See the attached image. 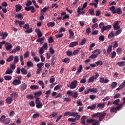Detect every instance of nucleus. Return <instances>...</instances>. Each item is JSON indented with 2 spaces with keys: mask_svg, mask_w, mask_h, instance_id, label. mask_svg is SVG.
I'll return each instance as SVG.
<instances>
[{
  "mask_svg": "<svg viewBox=\"0 0 125 125\" xmlns=\"http://www.w3.org/2000/svg\"><path fill=\"white\" fill-rule=\"evenodd\" d=\"M15 23L16 25L19 24L20 27L21 28L22 27V25L25 24V22L22 21L15 20Z\"/></svg>",
  "mask_w": 125,
  "mask_h": 125,
  "instance_id": "obj_9",
  "label": "nucleus"
},
{
  "mask_svg": "<svg viewBox=\"0 0 125 125\" xmlns=\"http://www.w3.org/2000/svg\"><path fill=\"white\" fill-rule=\"evenodd\" d=\"M89 91L90 93H97L98 91L97 88H89Z\"/></svg>",
  "mask_w": 125,
  "mask_h": 125,
  "instance_id": "obj_30",
  "label": "nucleus"
},
{
  "mask_svg": "<svg viewBox=\"0 0 125 125\" xmlns=\"http://www.w3.org/2000/svg\"><path fill=\"white\" fill-rule=\"evenodd\" d=\"M15 7L16 8L15 10L16 12L20 11L22 8V6L20 4L16 5Z\"/></svg>",
  "mask_w": 125,
  "mask_h": 125,
  "instance_id": "obj_28",
  "label": "nucleus"
},
{
  "mask_svg": "<svg viewBox=\"0 0 125 125\" xmlns=\"http://www.w3.org/2000/svg\"><path fill=\"white\" fill-rule=\"evenodd\" d=\"M70 59L68 58H65L63 62V63H66V64H69L70 63Z\"/></svg>",
  "mask_w": 125,
  "mask_h": 125,
  "instance_id": "obj_37",
  "label": "nucleus"
},
{
  "mask_svg": "<svg viewBox=\"0 0 125 125\" xmlns=\"http://www.w3.org/2000/svg\"><path fill=\"white\" fill-rule=\"evenodd\" d=\"M82 70H83V66L82 65H79L78 69H77V71H76V73H75V75H79L80 73L82 72Z\"/></svg>",
  "mask_w": 125,
  "mask_h": 125,
  "instance_id": "obj_13",
  "label": "nucleus"
},
{
  "mask_svg": "<svg viewBox=\"0 0 125 125\" xmlns=\"http://www.w3.org/2000/svg\"><path fill=\"white\" fill-rule=\"evenodd\" d=\"M39 54H41V55H42V54L44 53V50H43V47H42L39 51Z\"/></svg>",
  "mask_w": 125,
  "mask_h": 125,
  "instance_id": "obj_54",
  "label": "nucleus"
},
{
  "mask_svg": "<svg viewBox=\"0 0 125 125\" xmlns=\"http://www.w3.org/2000/svg\"><path fill=\"white\" fill-rule=\"evenodd\" d=\"M95 64H96V65L97 66H101L103 65V62H102V61H101V60H99V61L96 62H95Z\"/></svg>",
  "mask_w": 125,
  "mask_h": 125,
  "instance_id": "obj_24",
  "label": "nucleus"
},
{
  "mask_svg": "<svg viewBox=\"0 0 125 125\" xmlns=\"http://www.w3.org/2000/svg\"><path fill=\"white\" fill-rule=\"evenodd\" d=\"M49 43H52L54 42V39L52 37H50L48 41Z\"/></svg>",
  "mask_w": 125,
  "mask_h": 125,
  "instance_id": "obj_63",
  "label": "nucleus"
},
{
  "mask_svg": "<svg viewBox=\"0 0 125 125\" xmlns=\"http://www.w3.org/2000/svg\"><path fill=\"white\" fill-rule=\"evenodd\" d=\"M27 87V85L26 83H23L22 85H21V91H23L25 90H26V88Z\"/></svg>",
  "mask_w": 125,
  "mask_h": 125,
  "instance_id": "obj_23",
  "label": "nucleus"
},
{
  "mask_svg": "<svg viewBox=\"0 0 125 125\" xmlns=\"http://www.w3.org/2000/svg\"><path fill=\"white\" fill-rule=\"evenodd\" d=\"M4 78L6 81H10L12 79V77L10 76H5Z\"/></svg>",
  "mask_w": 125,
  "mask_h": 125,
  "instance_id": "obj_62",
  "label": "nucleus"
},
{
  "mask_svg": "<svg viewBox=\"0 0 125 125\" xmlns=\"http://www.w3.org/2000/svg\"><path fill=\"white\" fill-rule=\"evenodd\" d=\"M107 113H105L104 112H98L95 114L92 115L93 118H99L98 120L100 121V122L102 121L104 117L106 116Z\"/></svg>",
  "mask_w": 125,
  "mask_h": 125,
  "instance_id": "obj_1",
  "label": "nucleus"
},
{
  "mask_svg": "<svg viewBox=\"0 0 125 125\" xmlns=\"http://www.w3.org/2000/svg\"><path fill=\"white\" fill-rule=\"evenodd\" d=\"M122 13V12L121 10V8L120 7H119L116 9H115V13H117V14L119 15V14H121Z\"/></svg>",
  "mask_w": 125,
  "mask_h": 125,
  "instance_id": "obj_34",
  "label": "nucleus"
},
{
  "mask_svg": "<svg viewBox=\"0 0 125 125\" xmlns=\"http://www.w3.org/2000/svg\"><path fill=\"white\" fill-rule=\"evenodd\" d=\"M125 85L121 83L119 86L116 89V90H120L125 87Z\"/></svg>",
  "mask_w": 125,
  "mask_h": 125,
  "instance_id": "obj_50",
  "label": "nucleus"
},
{
  "mask_svg": "<svg viewBox=\"0 0 125 125\" xmlns=\"http://www.w3.org/2000/svg\"><path fill=\"white\" fill-rule=\"evenodd\" d=\"M65 28L63 27H61V28H60V30H59V33L60 34V33H62V32H65Z\"/></svg>",
  "mask_w": 125,
  "mask_h": 125,
  "instance_id": "obj_64",
  "label": "nucleus"
},
{
  "mask_svg": "<svg viewBox=\"0 0 125 125\" xmlns=\"http://www.w3.org/2000/svg\"><path fill=\"white\" fill-rule=\"evenodd\" d=\"M78 45V42L74 41L69 44V47H74V46H77Z\"/></svg>",
  "mask_w": 125,
  "mask_h": 125,
  "instance_id": "obj_25",
  "label": "nucleus"
},
{
  "mask_svg": "<svg viewBox=\"0 0 125 125\" xmlns=\"http://www.w3.org/2000/svg\"><path fill=\"white\" fill-rule=\"evenodd\" d=\"M118 83L116 82H113L111 83V88L112 89H115L116 88V87L117 86Z\"/></svg>",
  "mask_w": 125,
  "mask_h": 125,
  "instance_id": "obj_27",
  "label": "nucleus"
},
{
  "mask_svg": "<svg viewBox=\"0 0 125 125\" xmlns=\"http://www.w3.org/2000/svg\"><path fill=\"white\" fill-rule=\"evenodd\" d=\"M13 101V99L11 96H9L6 99V102L7 104H11Z\"/></svg>",
  "mask_w": 125,
  "mask_h": 125,
  "instance_id": "obj_26",
  "label": "nucleus"
},
{
  "mask_svg": "<svg viewBox=\"0 0 125 125\" xmlns=\"http://www.w3.org/2000/svg\"><path fill=\"white\" fill-rule=\"evenodd\" d=\"M120 22V21H118L114 24L113 25L114 30H119L120 28V26L119 25Z\"/></svg>",
  "mask_w": 125,
  "mask_h": 125,
  "instance_id": "obj_7",
  "label": "nucleus"
},
{
  "mask_svg": "<svg viewBox=\"0 0 125 125\" xmlns=\"http://www.w3.org/2000/svg\"><path fill=\"white\" fill-rule=\"evenodd\" d=\"M92 53H96V54H97L98 56V54H100L101 53V50L99 49H96L92 52Z\"/></svg>",
  "mask_w": 125,
  "mask_h": 125,
  "instance_id": "obj_49",
  "label": "nucleus"
},
{
  "mask_svg": "<svg viewBox=\"0 0 125 125\" xmlns=\"http://www.w3.org/2000/svg\"><path fill=\"white\" fill-rule=\"evenodd\" d=\"M98 27V23H95L93 25H92L91 28L92 30H95L96 28H97Z\"/></svg>",
  "mask_w": 125,
  "mask_h": 125,
  "instance_id": "obj_60",
  "label": "nucleus"
},
{
  "mask_svg": "<svg viewBox=\"0 0 125 125\" xmlns=\"http://www.w3.org/2000/svg\"><path fill=\"white\" fill-rule=\"evenodd\" d=\"M86 83V79L85 78H83L80 80V83L81 84H84Z\"/></svg>",
  "mask_w": 125,
  "mask_h": 125,
  "instance_id": "obj_56",
  "label": "nucleus"
},
{
  "mask_svg": "<svg viewBox=\"0 0 125 125\" xmlns=\"http://www.w3.org/2000/svg\"><path fill=\"white\" fill-rule=\"evenodd\" d=\"M40 98H37L36 99V107L38 109H41L42 107L43 104L42 103L40 102L39 100Z\"/></svg>",
  "mask_w": 125,
  "mask_h": 125,
  "instance_id": "obj_4",
  "label": "nucleus"
},
{
  "mask_svg": "<svg viewBox=\"0 0 125 125\" xmlns=\"http://www.w3.org/2000/svg\"><path fill=\"white\" fill-rule=\"evenodd\" d=\"M4 123L6 125H8L10 123V118H6L3 120Z\"/></svg>",
  "mask_w": 125,
  "mask_h": 125,
  "instance_id": "obj_44",
  "label": "nucleus"
},
{
  "mask_svg": "<svg viewBox=\"0 0 125 125\" xmlns=\"http://www.w3.org/2000/svg\"><path fill=\"white\" fill-rule=\"evenodd\" d=\"M44 65V63L43 62L39 63L37 64V67L39 68V69H41L42 68Z\"/></svg>",
  "mask_w": 125,
  "mask_h": 125,
  "instance_id": "obj_42",
  "label": "nucleus"
},
{
  "mask_svg": "<svg viewBox=\"0 0 125 125\" xmlns=\"http://www.w3.org/2000/svg\"><path fill=\"white\" fill-rule=\"evenodd\" d=\"M35 32H36V33H37V34L38 35V37L39 38H41V37H42V33L40 29H36L35 30Z\"/></svg>",
  "mask_w": 125,
  "mask_h": 125,
  "instance_id": "obj_18",
  "label": "nucleus"
},
{
  "mask_svg": "<svg viewBox=\"0 0 125 125\" xmlns=\"http://www.w3.org/2000/svg\"><path fill=\"white\" fill-rule=\"evenodd\" d=\"M13 71L11 69H8V70L6 71V75H11L12 74Z\"/></svg>",
  "mask_w": 125,
  "mask_h": 125,
  "instance_id": "obj_36",
  "label": "nucleus"
},
{
  "mask_svg": "<svg viewBox=\"0 0 125 125\" xmlns=\"http://www.w3.org/2000/svg\"><path fill=\"white\" fill-rule=\"evenodd\" d=\"M8 36V34L7 32H1L0 33V36L2 37V40H5L6 37Z\"/></svg>",
  "mask_w": 125,
  "mask_h": 125,
  "instance_id": "obj_16",
  "label": "nucleus"
},
{
  "mask_svg": "<svg viewBox=\"0 0 125 125\" xmlns=\"http://www.w3.org/2000/svg\"><path fill=\"white\" fill-rule=\"evenodd\" d=\"M115 34H114L113 31H111L110 33H109L108 35V38L111 39V38H114Z\"/></svg>",
  "mask_w": 125,
  "mask_h": 125,
  "instance_id": "obj_35",
  "label": "nucleus"
},
{
  "mask_svg": "<svg viewBox=\"0 0 125 125\" xmlns=\"http://www.w3.org/2000/svg\"><path fill=\"white\" fill-rule=\"evenodd\" d=\"M110 11H112L113 14H116L115 7L114 6H112L110 8Z\"/></svg>",
  "mask_w": 125,
  "mask_h": 125,
  "instance_id": "obj_48",
  "label": "nucleus"
},
{
  "mask_svg": "<svg viewBox=\"0 0 125 125\" xmlns=\"http://www.w3.org/2000/svg\"><path fill=\"white\" fill-rule=\"evenodd\" d=\"M120 100L119 99H117L116 100H114L112 104L117 106L119 105V103H120Z\"/></svg>",
  "mask_w": 125,
  "mask_h": 125,
  "instance_id": "obj_29",
  "label": "nucleus"
},
{
  "mask_svg": "<svg viewBox=\"0 0 125 125\" xmlns=\"http://www.w3.org/2000/svg\"><path fill=\"white\" fill-rule=\"evenodd\" d=\"M95 74V76H92L91 77L89 78L87 81V82L88 83H91L93 82L94 81V80H97V78L99 77V75L97 72H96Z\"/></svg>",
  "mask_w": 125,
  "mask_h": 125,
  "instance_id": "obj_2",
  "label": "nucleus"
},
{
  "mask_svg": "<svg viewBox=\"0 0 125 125\" xmlns=\"http://www.w3.org/2000/svg\"><path fill=\"white\" fill-rule=\"evenodd\" d=\"M18 17V18L21 20H22L23 19V16L21 15V13H19L18 14H17L15 16V17Z\"/></svg>",
  "mask_w": 125,
  "mask_h": 125,
  "instance_id": "obj_40",
  "label": "nucleus"
},
{
  "mask_svg": "<svg viewBox=\"0 0 125 125\" xmlns=\"http://www.w3.org/2000/svg\"><path fill=\"white\" fill-rule=\"evenodd\" d=\"M5 46L6 50H11V48L13 47L12 45L8 42L6 43Z\"/></svg>",
  "mask_w": 125,
  "mask_h": 125,
  "instance_id": "obj_14",
  "label": "nucleus"
},
{
  "mask_svg": "<svg viewBox=\"0 0 125 125\" xmlns=\"http://www.w3.org/2000/svg\"><path fill=\"white\" fill-rule=\"evenodd\" d=\"M25 9L26 10V11H30V10H31V12L32 13H34L35 12V11H36L35 8L33 7V6H27V7H26L25 8Z\"/></svg>",
  "mask_w": 125,
  "mask_h": 125,
  "instance_id": "obj_12",
  "label": "nucleus"
},
{
  "mask_svg": "<svg viewBox=\"0 0 125 125\" xmlns=\"http://www.w3.org/2000/svg\"><path fill=\"white\" fill-rule=\"evenodd\" d=\"M78 83V81L77 80H74L72 82H71V83H70V85H69V88L70 89H74L77 87V85Z\"/></svg>",
  "mask_w": 125,
  "mask_h": 125,
  "instance_id": "obj_5",
  "label": "nucleus"
},
{
  "mask_svg": "<svg viewBox=\"0 0 125 125\" xmlns=\"http://www.w3.org/2000/svg\"><path fill=\"white\" fill-rule=\"evenodd\" d=\"M11 97H12V98L13 99H17L18 97V93L16 92L13 93L12 94H11Z\"/></svg>",
  "mask_w": 125,
  "mask_h": 125,
  "instance_id": "obj_20",
  "label": "nucleus"
},
{
  "mask_svg": "<svg viewBox=\"0 0 125 125\" xmlns=\"http://www.w3.org/2000/svg\"><path fill=\"white\" fill-rule=\"evenodd\" d=\"M21 72L23 74H24V75H27V71L25 68H22L21 69Z\"/></svg>",
  "mask_w": 125,
  "mask_h": 125,
  "instance_id": "obj_58",
  "label": "nucleus"
},
{
  "mask_svg": "<svg viewBox=\"0 0 125 125\" xmlns=\"http://www.w3.org/2000/svg\"><path fill=\"white\" fill-rule=\"evenodd\" d=\"M80 118H81V116H77L75 117V118H68V121L69 122L74 123V122H76V121L79 120Z\"/></svg>",
  "mask_w": 125,
  "mask_h": 125,
  "instance_id": "obj_8",
  "label": "nucleus"
},
{
  "mask_svg": "<svg viewBox=\"0 0 125 125\" xmlns=\"http://www.w3.org/2000/svg\"><path fill=\"white\" fill-rule=\"evenodd\" d=\"M97 57H98L97 54H92L89 57V58L95 59V58H97Z\"/></svg>",
  "mask_w": 125,
  "mask_h": 125,
  "instance_id": "obj_39",
  "label": "nucleus"
},
{
  "mask_svg": "<svg viewBox=\"0 0 125 125\" xmlns=\"http://www.w3.org/2000/svg\"><path fill=\"white\" fill-rule=\"evenodd\" d=\"M89 13L90 14V15H94V9L92 8L90 9H89Z\"/></svg>",
  "mask_w": 125,
  "mask_h": 125,
  "instance_id": "obj_57",
  "label": "nucleus"
},
{
  "mask_svg": "<svg viewBox=\"0 0 125 125\" xmlns=\"http://www.w3.org/2000/svg\"><path fill=\"white\" fill-rule=\"evenodd\" d=\"M84 8H83V6H82V8H81L80 7H78V8L77 9V13H78L79 15H83L85 13V11L83 10Z\"/></svg>",
  "mask_w": 125,
  "mask_h": 125,
  "instance_id": "obj_10",
  "label": "nucleus"
},
{
  "mask_svg": "<svg viewBox=\"0 0 125 125\" xmlns=\"http://www.w3.org/2000/svg\"><path fill=\"white\" fill-rule=\"evenodd\" d=\"M66 55L67 56H73L72 51L68 50L66 51Z\"/></svg>",
  "mask_w": 125,
  "mask_h": 125,
  "instance_id": "obj_41",
  "label": "nucleus"
},
{
  "mask_svg": "<svg viewBox=\"0 0 125 125\" xmlns=\"http://www.w3.org/2000/svg\"><path fill=\"white\" fill-rule=\"evenodd\" d=\"M119 111L117 107H112L110 110V113H114L115 114H116L117 113V111Z\"/></svg>",
  "mask_w": 125,
  "mask_h": 125,
  "instance_id": "obj_15",
  "label": "nucleus"
},
{
  "mask_svg": "<svg viewBox=\"0 0 125 125\" xmlns=\"http://www.w3.org/2000/svg\"><path fill=\"white\" fill-rule=\"evenodd\" d=\"M66 93H67V95H68V96L70 97H73V92L72 91L68 90L67 91V92Z\"/></svg>",
  "mask_w": 125,
  "mask_h": 125,
  "instance_id": "obj_59",
  "label": "nucleus"
},
{
  "mask_svg": "<svg viewBox=\"0 0 125 125\" xmlns=\"http://www.w3.org/2000/svg\"><path fill=\"white\" fill-rule=\"evenodd\" d=\"M122 30L121 29H118L115 33V36H118V35H120L121 33H122Z\"/></svg>",
  "mask_w": 125,
  "mask_h": 125,
  "instance_id": "obj_45",
  "label": "nucleus"
},
{
  "mask_svg": "<svg viewBox=\"0 0 125 125\" xmlns=\"http://www.w3.org/2000/svg\"><path fill=\"white\" fill-rule=\"evenodd\" d=\"M55 25V22H49L47 24V26L48 27H53Z\"/></svg>",
  "mask_w": 125,
  "mask_h": 125,
  "instance_id": "obj_47",
  "label": "nucleus"
},
{
  "mask_svg": "<svg viewBox=\"0 0 125 125\" xmlns=\"http://www.w3.org/2000/svg\"><path fill=\"white\" fill-rule=\"evenodd\" d=\"M105 103L104 102L100 103L97 104V107L99 109H103L105 108Z\"/></svg>",
  "mask_w": 125,
  "mask_h": 125,
  "instance_id": "obj_11",
  "label": "nucleus"
},
{
  "mask_svg": "<svg viewBox=\"0 0 125 125\" xmlns=\"http://www.w3.org/2000/svg\"><path fill=\"white\" fill-rule=\"evenodd\" d=\"M19 61V57L18 56H16L14 57V64H16Z\"/></svg>",
  "mask_w": 125,
  "mask_h": 125,
  "instance_id": "obj_43",
  "label": "nucleus"
},
{
  "mask_svg": "<svg viewBox=\"0 0 125 125\" xmlns=\"http://www.w3.org/2000/svg\"><path fill=\"white\" fill-rule=\"evenodd\" d=\"M38 83L40 84V85L42 86V89H44L45 88V86H44V83L42 80H40L38 81Z\"/></svg>",
  "mask_w": 125,
  "mask_h": 125,
  "instance_id": "obj_31",
  "label": "nucleus"
},
{
  "mask_svg": "<svg viewBox=\"0 0 125 125\" xmlns=\"http://www.w3.org/2000/svg\"><path fill=\"white\" fill-rule=\"evenodd\" d=\"M39 88V86L37 85H31L30 89L32 90H37Z\"/></svg>",
  "mask_w": 125,
  "mask_h": 125,
  "instance_id": "obj_55",
  "label": "nucleus"
},
{
  "mask_svg": "<svg viewBox=\"0 0 125 125\" xmlns=\"http://www.w3.org/2000/svg\"><path fill=\"white\" fill-rule=\"evenodd\" d=\"M14 58V56L13 55L9 56V57L7 59V61L8 62H11V61H12L13 59Z\"/></svg>",
  "mask_w": 125,
  "mask_h": 125,
  "instance_id": "obj_61",
  "label": "nucleus"
},
{
  "mask_svg": "<svg viewBox=\"0 0 125 125\" xmlns=\"http://www.w3.org/2000/svg\"><path fill=\"white\" fill-rule=\"evenodd\" d=\"M87 118V117L85 115H84L81 117V121H80V123L82 124H85V120Z\"/></svg>",
  "mask_w": 125,
  "mask_h": 125,
  "instance_id": "obj_17",
  "label": "nucleus"
},
{
  "mask_svg": "<svg viewBox=\"0 0 125 125\" xmlns=\"http://www.w3.org/2000/svg\"><path fill=\"white\" fill-rule=\"evenodd\" d=\"M112 45H109L107 50H106V54H110L111 52L112 51Z\"/></svg>",
  "mask_w": 125,
  "mask_h": 125,
  "instance_id": "obj_21",
  "label": "nucleus"
},
{
  "mask_svg": "<svg viewBox=\"0 0 125 125\" xmlns=\"http://www.w3.org/2000/svg\"><path fill=\"white\" fill-rule=\"evenodd\" d=\"M116 65H118L120 67H123L125 65V62L122 61L121 62H118L116 63Z\"/></svg>",
  "mask_w": 125,
  "mask_h": 125,
  "instance_id": "obj_19",
  "label": "nucleus"
},
{
  "mask_svg": "<svg viewBox=\"0 0 125 125\" xmlns=\"http://www.w3.org/2000/svg\"><path fill=\"white\" fill-rule=\"evenodd\" d=\"M86 42V39H83L82 41H81V42H80V45H84V44H85Z\"/></svg>",
  "mask_w": 125,
  "mask_h": 125,
  "instance_id": "obj_52",
  "label": "nucleus"
},
{
  "mask_svg": "<svg viewBox=\"0 0 125 125\" xmlns=\"http://www.w3.org/2000/svg\"><path fill=\"white\" fill-rule=\"evenodd\" d=\"M96 121L95 119H87L86 120V123L87 124H92L93 123H94Z\"/></svg>",
  "mask_w": 125,
  "mask_h": 125,
  "instance_id": "obj_32",
  "label": "nucleus"
},
{
  "mask_svg": "<svg viewBox=\"0 0 125 125\" xmlns=\"http://www.w3.org/2000/svg\"><path fill=\"white\" fill-rule=\"evenodd\" d=\"M111 28L112 26L110 25H108L107 26H103L101 27V32L102 34H103L105 31H110Z\"/></svg>",
  "mask_w": 125,
  "mask_h": 125,
  "instance_id": "obj_3",
  "label": "nucleus"
},
{
  "mask_svg": "<svg viewBox=\"0 0 125 125\" xmlns=\"http://www.w3.org/2000/svg\"><path fill=\"white\" fill-rule=\"evenodd\" d=\"M58 115V112H53L52 114L50 115V118H57Z\"/></svg>",
  "mask_w": 125,
  "mask_h": 125,
  "instance_id": "obj_38",
  "label": "nucleus"
},
{
  "mask_svg": "<svg viewBox=\"0 0 125 125\" xmlns=\"http://www.w3.org/2000/svg\"><path fill=\"white\" fill-rule=\"evenodd\" d=\"M69 37H68L69 39H72L73 37H74V33L73 32V31L71 29H69Z\"/></svg>",
  "mask_w": 125,
  "mask_h": 125,
  "instance_id": "obj_33",
  "label": "nucleus"
},
{
  "mask_svg": "<svg viewBox=\"0 0 125 125\" xmlns=\"http://www.w3.org/2000/svg\"><path fill=\"white\" fill-rule=\"evenodd\" d=\"M27 66L28 67H33V63L31 61H28L27 62Z\"/></svg>",
  "mask_w": 125,
  "mask_h": 125,
  "instance_id": "obj_51",
  "label": "nucleus"
},
{
  "mask_svg": "<svg viewBox=\"0 0 125 125\" xmlns=\"http://www.w3.org/2000/svg\"><path fill=\"white\" fill-rule=\"evenodd\" d=\"M73 110H71V117H77L78 116H80V115H79V113L78 112H73Z\"/></svg>",
  "mask_w": 125,
  "mask_h": 125,
  "instance_id": "obj_22",
  "label": "nucleus"
},
{
  "mask_svg": "<svg viewBox=\"0 0 125 125\" xmlns=\"http://www.w3.org/2000/svg\"><path fill=\"white\" fill-rule=\"evenodd\" d=\"M21 82L19 80L14 79V81L12 82V85L14 86H16L21 84Z\"/></svg>",
  "mask_w": 125,
  "mask_h": 125,
  "instance_id": "obj_6",
  "label": "nucleus"
},
{
  "mask_svg": "<svg viewBox=\"0 0 125 125\" xmlns=\"http://www.w3.org/2000/svg\"><path fill=\"white\" fill-rule=\"evenodd\" d=\"M116 52L117 54L119 55L122 52V48L119 47L116 50Z\"/></svg>",
  "mask_w": 125,
  "mask_h": 125,
  "instance_id": "obj_53",
  "label": "nucleus"
},
{
  "mask_svg": "<svg viewBox=\"0 0 125 125\" xmlns=\"http://www.w3.org/2000/svg\"><path fill=\"white\" fill-rule=\"evenodd\" d=\"M105 37L103 35H100L99 37V41L100 42H104V41Z\"/></svg>",
  "mask_w": 125,
  "mask_h": 125,
  "instance_id": "obj_46",
  "label": "nucleus"
}]
</instances>
